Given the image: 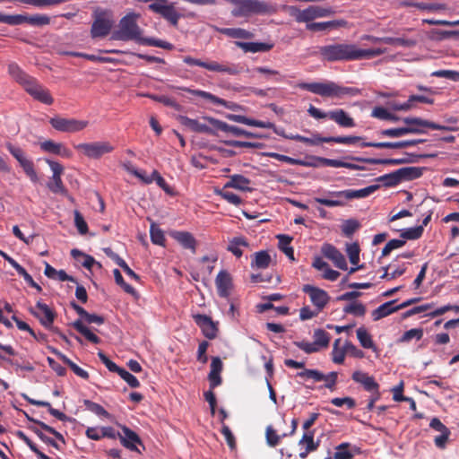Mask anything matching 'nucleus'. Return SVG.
<instances>
[{"mask_svg":"<svg viewBox=\"0 0 459 459\" xmlns=\"http://www.w3.org/2000/svg\"><path fill=\"white\" fill-rule=\"evenodd\" d=\"M385 52V48L362 49L355 44L349 43H334L322 46L318 48V53L322 59L327 62L370 59Z\"/></svg>","mask_w":459,"mask_h":459,"instance_id":"f257e3e1","label":"nucleus"},{"mask_svg":"<svg viewBox=\"0 0 459 459\" xmlns=\"http://www.w3.org/2000/svg\"><path fill=\"white\" fill-rule=\"evenodd\" d=\"M8 73L11 77L19 84H21L24 90L35 100L47 105H51L53 103L54 100L50 95L49 91L38 83L34 78L22 71L17 64H9Z\"/></svg>","mask_w":459,"mask_h":459,"instance_id":"f03ea898","label":"nucleus"},{"mask_svg":"<svg viewBox=\"0 0 459 459\" xmlns=\"http://www.w3.org/2000/svg\"><path fill=\"white\" fill-rule=\"evenodd\" d=\"M377 185L368 186L362 189H346L342 191H329L326 197H315L314 201L327 207L344 206L346 201L352 199L366 198L378 189Z\"/></svg>","mask_w":459,"mask_h":459,"instance_id":"7ed1b4c3","label":"nucleus"},{"mask_svg":"<svg viewBox=\"0 0 459 459\" xmlns=\"http://www.w3.org/2000/svg\"><path fill=\"white\" fill-rule=\"evenodd\" d=\"M299 87L314 94L328 98L342 99L345 96H357L360 93V91L357 88L344 87L331 81L324 82H304L300 83Z\"/></svg>","mask_w":459,"mask_h":459,"instance_id":"20e7f679","label":"nucleus"},{"mask_svg":"<svg viewBox=\"0 0 459 459\" xmlns=\"http://www.w3.org/2000/svg\"><path fill=\"white\" fill-rule=\"evenodd\" d=\"M140 17L141 14L135 12L126 13L120 19L118 28L113 31L111 39L122 41L134 40L142 44L144 38L142 36L143 30L138 25Z\"/></svg>","mask_w":459,"mask_h":459,"instance_id":"39448f33","label":"nucleus"},{"mask_svg":"<svg viewBox=\"0 0 459 459\" xmlns=\"http://www.w3.org/2000/svg\"><path fill=\"white\" fill-rule=\"evenodd\" d=\"M233 4L231 11L234 17H247L251 15H265L276 13V8L271 3L262 0H225Z\"/></svg>","mask_w":459,"mask_h":459,"instance_id":"423d86ee","label":"nucleus"},{"mask_svg":"<svg viewBox=\"0 0 459 459\" xmlns=\"http://www.w3.org/2000/svg\"><path fill=\"white\" fill-rule=\"evenodd\" d=\"M92 18L91 37L92 39L107 37L111 32L115 23L113 12L109 9L98 7L93 11Z\"/></svg>","mask_w":459,"mask_h":459,"instance_id":"0eeeda50","label":"nucleus"},{"mask_svg":"<svg viewBox=\"0 0 459 459\" xmlns=\"http://www.w3.org/2000/svg\"><path fill=\"white\" fill-rule=\"evenodd\" d=\"M281 9L293 17L296 22H306L307 24L315 19L333 14V11L331 8H324L317 5H309L304 10H300L295 5H283Z\"/></svg>","mask_w":459,"mask_h":459,"instance_id":"6e6552de","label":"nucleus"},{"mask_svg":"<svg viewBox=\"0 0 459 459\" xmlns=\"http://www.w3.org/2000/svg\"><path fill=\"white\" fill-rule=\"evenodd\" d=\"M183 61L188 65H197L211 72L222 73L229 75H238L242 72V66L239 64L229 62L220 64L215 61L204 62L189 56H185Z\"/></svg>","mask_w":459,"mask_h":459,"instance_id":"1a4fd4ad","label":"nucleus"},{"mask_svg":"<svg viewBox=\"0 0 459 459\" xmlns=\"http://www.w3.org/2000/svg\"><path fill=\"white\" fill-rule=\"evenodd\" d=\"M74 148L89 159L99 160L114 151V146L107 141L79 143Z\"/></svg>","mask_w":459,"mask_h":459,"instance_id":"9d476101","label":"nucleus"},{"mask_svg":"<svg viewBox=\"0 0 459 459\" xmlns=\"http://www.w3.org/2000/svg\"><path fill=\"white\" fill-rule=\"evenodd\" d=\"M6 148L13 156V158H15V160L18 161L24 173L30 178V179L32 182L37 183L39 181V177L34 169V163L31 160L27 158L23 150L18 146H14L10 143H6Z\"/></svg>","mask_w":459,"mask_h":459,"instance_id":"9b49d317","label":"nucleus"},{"mask_svg":"<svg viewBox=\"0 0 459 459\" xmlns=\"http://www.w3.org/2000/svg\"><path fill=\"white\" fill-rule=\"evenodd\" d=\"M436 157V154H413L405 153V157L401 159H373V158H359V157H350L352 160L361 161L371 165L377 164H389V165H400L405 163L417 162L421 158Z\"/></svg>","mask_w":459,"mask_h":459,"instance_id":"f8f14e48","label":"nucleus"},{"mask_svg":"<svg viewBox=\"0 0 459 459\" xmlns=\"http://www.w3.org/2000/svg\"><path fill=\"white\" fill-rule=\"evenodd\" d=\"M49 123L53 128L63 133H77L82 131L89 125V122L86 120L61 117H52Z\"/></svg>","mask_w":459,"mask_h":459,"instance_id":"ddd939ff","label":"nucleus"},{"mask_svg":"<svg viewBox=\"0 0 459 459\" xmlns=\"http://www.w3.org/2000/svg\"><path fill=\"white\" fill-rule=\"evenodd\" d=\"M28 419L34 422L35 424H37L40 429H39L38 427H30V429L39 437V439L41 441H43L44 443L55 447L56 449H59V446L57 445V443L48 437V436H46L41 429L43 430H46L47 432L54 435L58 440L62 441L63 443H65V438L63 437V435L56 431L55 429H53L52 427L47 425L46 423L42 422V421H39V420H34V419H31L30 417H28Z\"/></svg>","mask_w":459,"mask_h":459,"instance_id":"4468645a","label":"nucleus"},{"mask_svg":"<svg viewBox=\"0 0 459 459\" xmlns=\"http://www.w3.org/2000/svg\"><path fill=\"white\" fill-rule=\"evenodd\" d=\"M30 312L37 317L46 328L53 329L52 325L56 314L47 304L38 301L35 307L30 308Z\"/></svg>","mask_w":459,"mask_h":459,"instance_id":"2eb2a0df","label":"nucleus"},{"mask_svg":"<svg viewBox=\"0 0 459 459\" xmlns=\"http://www.w3.org/2000/svg\"><path fill=\"white\" fill-rule=\"evenodd\" d=\"M193 318L207 339L213 340L217 337L218 323L212 321L211 316L196 314L193 316Z\"/></svg>","mask_w":459,"mask_h":459,"instance_id":"dca6fc26","label":"nucleus"},{"mask_svg":"<svg viewBox=\"0 0 459 459\" xmlns=\"http://www.w3.org/2000/svg\"><path fill=\"white\" fill-rule=\"evenodd\" d=\"M425 139H413V140H406V141H400V142H381V143H375V142H364L360 144L361 147H374L377 149H403L407 148L410 146H414L419 143H425Z\"/></svg>","mask_w":459,"mask_h":459,"instance_id":"f3484780","label":"nucleus"},{"mask_svg":"<svg viewBox=\"0 0 459 459\" xmlns=\"http://www.w3.org/2000/svg\"><path fill=\"white\" fill-rule=\"evenodd\" d=\"M209 121V123L214 126L216 129L221 130L225 133L231 134L235 136H246V137H258L255 134L246 131L240 127L229 125L223 121L213 117H205Z\"/></svg>","mask_w":459,"mask_h":459,"instance_id":"a211bd4d","label":"nucleus"},{"mask_svg":"<svg viewBox=\"0 0 459 459\" xmlns=\"http://www.w3.org/2000/svg\"><path fill=\"white\" fill-rule=\"evenodd\" d=\"M303 291L309 295L311 302L318 308V310L324 308L330 299L325 290L312 285H304Z\"/></svg>","mask_w":459,"mask_h":459,"instance_id":"6ab92c4d","label":"nucleus"},{"mask_svg":"<svg viewBox=\"0 0 459 459\" xmlns=\"http://www.w3.org/2000/svg\"><path fill=\"white\" fill-rule=\"evenodd\" d=\"M121 429L123 435L117 434L121 444L131 451L140 452L136 446L137 445H143L139 436L126 426H122Z\"/></svg>","mask_w":459,"mask_h":459,"instance_id":"aec40b11","label":"nucleus"},{"mask_svg":"<svg viewBox=\"0 0 459 459\" xmlns=\"http://www.w3.org/2000/svg\"><path fill=\"white\" fill-rule=\"evenodd\" d=\"M429 427L436 431L440 432V435L435 437L434 443L437 447L444 449L451 435V431L440 421L438 418H433L430 420Z\"/></svg>","mask_w":459,"mask_h":459,"instance_id":"412c9836","label":"nucleus"},{"mask_svg":"<svg viewBox=\"0 0 459 459\" xmlns=\"http://www.w3.org/2000/svg\"><path fill=\"white\" fill-rule=\"evenodd\" d=\"M323 255L333 261L334 265L342 270H348V264L344 255L333 246L325 244L322 247Z\"/></svg>","mask_w":459,"mask_h":459,"instance_id":"4be33fe9","label":"nucleus"},{"mask_svg":"<svg viewBox=\"0 0 459 459\" xmlns=\"http://www.w3.org/2000/svg\"><path fill=\"white\" fill-rule=\"evenodd\" d=\"M215 285L218 294L222 298H227L232 287V278L230 274L225 270L219 272L215 279Z\"/></svg>","mask_w":459,"mask_h":459,"instance_id":"5701e85b","label":"nucleus"},{"mask_svg":"<svg viewBox=\"0 0 459 459\" xmlns=\"http://www.w3.org/2000/svg\"><path fill=\"white\" fill-rule=\"evenodd\" d=\"M171 238L178 241L184 248L190 249L192 253H195L197 242L188 231H171Z\"/></svg>","mask_w":459,"mask_h":459,"instance_id":"b1692460","label":"nucleus"},{"mask_svg":"<svg viewBox=\"0 0 459 459\" xmlns=\"http://www.w3.org/2000/svg\"><path fill=\"white\" fill-rule=\"evenodd\" d=\"M351 378L356 383L360 384L368 392L379 390V385L368 373L357 370L353 372Z\"/></svg>","mask_w":459,"mask_h":459,"instance_id":"393cba45","label":"nucleus"},{"mask_svg":"<svg viewBox=\"0 0 459 459\" xmlns=\"http://www.w3.org/2000/svg\"><path fill=\"white\" fill-rule=\"evenodd\" d=\"M42 151L59 155L63 158H71L72 152L66 148L63 143H55L54 141L48 140L40 143Z\"/></svg>","mask_w":459,"mask_h":459,"instance_id":"a878e982","label":"nucleus"},{"mask_svg":"<svg viewBox=\"0 0 459 459\" xmlns=\"http://www.w3.org/2000/svg\"><path fill=\"white\" fill-rule=\"evenodd\" d=\"M315 160L316 163H310V166H318V165H324L333 168H347L350 169L359 170L362 169V167L350 162H345L339 160L334 159H328V158H323V157H316Z\"/></svg>","mask_w":459,"mask_h":459,"instance_id":"bb28decb","label":"nucleus"},{"mask_svg":"<svg viewBox=\"0 0 459 459\" xmlns=\"http://www.w3.org/2000/svg\"><path fill=\"white\" fill-rule=\"evenodd\" d=\"M424 132L425 131L423 129L419 127L403 126L382 130L379 132V134L381 136L398 138L410 134H423Z\"/></svg>","mask_w":459,"mask_h":459,"instance_id":"cd10ccee","label":"nucleus"},{"mask_svg":"<svg viewBox=\"0 0 459 459\" xmlns=\"http://www.w3.org/2000/svg\"><path fill=\"white\" fill-rule=\"evenodd\" d=\"M330 119L334 121L341 127L351 128L355 126L354 119L343 109L329 111Z\"/></svg>","mask_w":459,"mask_h":459,"instance_id":"c85d7f7f","label":"nucleus"},{"mask_svg":"<svg viewBox=\"0 0 459 459\" xmlns=\"http://www.w3.org/2000/svg\"><path fill=\"white\" fill-rule=\"evenodd\" d=\"M403 123L406 124V126H413L419 127L422 129L423 127H428L433 130H448L447 126H441L420 117H405L403 119Z\"/></svg>","mask_w":459,"mask_h":459,"instance_id":"c756f323","label":"nucleus"},{"mask_svg":"<svg viewBox=\"0 0 459 459\" xmlns=\"http://www.w3.org/2000/svg\"><path fill=\"white\" fill-rule=\"evenodd\" d=\"M236 46L241 48L244 52L247 53H257V52H267L273 48V43L264 42H242L236 41Z\"/></svg>","mask_w":459,"mask_h":459,"instance_id":"7c9ffc66","label":"nucleus"},{"mask_svg":"<svg viewBox=\"0 0 459 459\" xmlns=\"http://www.w3.org/2000/svg\"><path fill=\"white\" fill-rule=\"evenodd\" d=\"M251 181L247 178L235 174L230 177L229 181L225 184L224 188H235L241 191H251L252 188L249 186Z\"/></svg>","mask_w":459,"mask_h":459,"instance_id":"2f4dec72","label":"nucleus"},{"mask_svg":"<svg viewBox=\"0 0 459 459\" xmlns=\"http://www.w3.org/2000/svg\"><path fill=\"white\" fill-rule=\"evenodd\" d=\"M396 303V299L387 301L381 306H379L377 308L374 309L372 311V318L374 321H378L396 311L399 310L398 306H394Z\"/></svg>","mask_w":459,"mask_h":459,"instance_id":"473e14b6","label":"nucleus"},{"mask_svg":"<svg viewBox=\"0 0 459 459\" xmlns=\"http://www.w3.org/2000/svg\"><path fill=\"white\" fill-rule=\"evenodd\" d=\"M333 459H352L354 454H359V449L348 442L342 443L335 447Z\"/></svg>","mask_w":459,"mask_h":459,"instance_id":"72a5a7b5","label":"nucleus"},{"mask_svg":"<svg viewBox=\"0 0 459 459\" xmlns=\"http://www.w3.org/2000/svg\"><path fill=\"white\" fill-rule=\"evenodd\" d=\"M19 16V24L29 23L35 27H42L50 23V17L46 14H35V15H21Z\"/></svg>","mask_w":459,"mask_h":459,"instance_id":"f704fd0d","label":"nucleus"},{"mask_svg":"<svg viewBox=\"0 0 459 459\" xmlns=\"http://www.w3.org/2000/svg\"><path fill=\"white\" fill-rule=\"evenodd\" d=\"M180 122L183 126L193 132L213 134V131L208 126L200 123L198 120L192 119L187 117H181Z\"/></svg>","mask_w":459,"mask_h":459,"instance_id":"c9c22d12","label":"nucleus"},{"mask_svg":"<svg viewBox=\"0 0 459 459\" xmlns=\"http://www.w3.org/2000/svg\"><path fill=\"white\" fill-rule=\"evenodd\" d=\"M357 338L360 345L365 349L372 350L377 355L378 354V348L375 345L371 335L368 333L367 329L363 326L359 327L356 331Z\"/></svg>","mask_w":459,"mask_h":459,"instance_id":"e433bc0d","label":"nucleus"},{"mask_svg":"<svg viewBox=\"0 0 459 459\" xmlns=\"http://www.w3.org/2000/svg\"><path fill=\"white\" fill-rule=\"evenodd\" d=\"M398 170V176L400 177L401 182L403 181H410L416 178H419L422 176V172L424 168L420 167H404L401 168Z\"/></svg>","mask_w":459,"mask_h":459,"instance_id":"4c0bfd02","label":"nucleus"},{"mask_svg":"<svg viewBox=\"0 0 459 459\" xmlns=\"http://www.w3.org/2000/svg\"><path fill=\"white\" fill-rule=\"evenodd\" d=\"M219 31L233 39H250L254 38L252 32L242 28H221Z\"/></svg>","mask_w":459,"mask_h":459,"instance_id":"58836bf2","label":"nucleus"},{"mask_svg":"<svg viewBox=\"0 0 459 459\" xmlns=\"http://www.w3.org/2000/svg\"><path fill=\"white\" fill-rule=\"evenodd\" d=\"M270 263V255L267 251L262 250L254 254V258L251 262V267L256 269H265L269 267Z\"/></svg>","mask_w":459,"mask_h":459,"instance_id":"ea45409f","label":"nucleus"},{"mask_svg":"<svg viewBox=\"0 0 459 459\" xmlns=\"http://www.w3.org/2000/svg\"><path fill=\"white\" fill-rule=\"evenodd\" d=\"M248 243L244 237H235L229 242L228 250L231 252L237 257H240L243 255L241 247H247Z\"/></svg>","mask_w":459,"mask_h":459,"instance_id":"a19ab883","label":"nucleus"},{"mask_svg":"<svg viewBox=\"0 0 459 459\" xmlns=\"http://www.w3.org/2000/svg\"><path fill=\"white\" fill-rule=\"evenodd\" d=\"M343 21H330L321 22H309L306 25L307 30L311 31H322L343 25Z\"/></svg>","mask_w":459,"mask_h":459,"instance_id":"79ce46f5","label":"nucleus"},{"mask_svg":"<svg viewBox=\"0 0 459 459\" xmlns=\"http://www.w3.org/2000/svg\"><path fill=\"white\" fill-rule=\"evenodd\" d=\"M73 326L82 334L88 341L92 343L98 344L100 339L93 333L82 322V320H76L73 323Z\"/></svg>","mask_w":459,"mask_h":459,"instance_id":"37998d69","label":"nucleus"},{"mask_svg":"<svg viewBox=\"0 0 459 459\" xmlns=\"http://www.w3.org/2000/svg\"><path fill=\"white\" fill-rule=\"evenodd\" d=\"M290 140H295L298 142H301L310 145H317L322 143H331L330 136L329 137H322L319 134H316L313 137H306L300 134H295V136H289Z\"/></svg>","mask_w":459,"mask_h":459,"instance_id":"c03bdc74","label":"nucleus"},{"mask_svg":"<svg viewBox=\"0 0 459 459\" xmlns=\"http://www.w3.org/2000/svg\"><path fill=\"white\" fill-rule=\"evenodd\" d=\"M319 440L315 441L314 431H305L301 439L299 441V446L307 447V451H316L319 446Z\"/></svg>","mask_w":459,"mask_h":459,"instance_id":"a18cd8bd","label":"nucleus"},{"mask_svg":"<svg viewBox=\"0 0 459 459\" xmlns=\"http://www.w3.org/2000/svg\"><path fill=\"white\" fill-rule=\"evenodd\" d=\"M279 248L290 259L294 260V250L290 247L291 238L286 235H279Z\"/></svg>","mask_w":459,"mask_h":459,"instance_id":"49530a36","label":"nucleus"},{"mask_svg":"<svg viewBox=\"0 0 459 459\" xmlns=\"http://www.w3.org/2000/svg\"><path fill=\"white\" fill-rule=\"evenodd\" d=\"M343 312L356 316H363L366 313V307L361 302L353 301L343 307Z\"/></svg>","mask_w":459,"mask_h":459,"instance_id":"de8ad7c7","label":"nucleus"},{"mask_svg":"<svg viewBox=\"0 0 459 459\" xmlns=\"http://www.w3.org/2000/svg\"><path fill=\"white\" fill-rule=\"evenodd\" d=\"M150 234L152 242L155 245L164 246L165 236L162 230H160L155 223L151 224Z\"/></svg>","mask_w":459,"mask_h":459,"instance_id":"09e8293b","label":"nucleus"},{"mask_svg":"<svg viewBox=\"0 0 459 459\" xmlns=\"http://www.w3.org/2000/svg\"><path fill=\"white\" fill-rule=\"evenodd\" d=\"M330 335L323 329H316L314 332V342L318 348H326L329 345Z\"/></svg>","mask_w":459,"mask_h":459,"instance_id":"8fccbe9b","label":"nucleus"},{"mask_svg":"<svg viewBox=\"0 0 459 459\" xmlns=\"http://www.w3.org/2000/svg\"><path fill=\"white\" fill-rule=\"evenodd\" d=\"M186 91L195 95V96H197V97H201L204 100H210L211 102L214 103V104H224V100L218 98L217 96L215 95H212V93L210 92H207V91H201V90H191L189 88H186Z\"/></svg>","mask_w":459,"mask_h":459,"instance_id":"3c124183","label":"nucleus"},{"mask_svg":"<svg viewBox=\"0 0 459 459\" xmlns=\"http://www.w3.org/2000/svg\"><path fill=\"white\" fill-rule=\"evenodd\" d=\"M423 233V227L422 226H417L412 228L404 229L401 232V237L403 239H418L422 236Z\"/></svg>","mask_w":459,"mask_h":459,"instance_id":"603ef678","label":"nucleus"},{"mask_svg":"<svg viewBox=\"0 0 459 459\" xmlns=\"http://www.w3.org/2000/svg\"><path fill=\"white\" fill-rule=\"evenodd\" d=\"M297 377L303 379H312L315 382H320L325 378V374L316 369H304L299 372Z\"/></svg>","mask_w":459,"mask_h":459,"instance_id":"864d4df0","label":"nucleus"},{"mask_svg":"<svg viewBox=\"0 0 459 459\" xmlns=\"http://www.w3.org/2000/svg\"><path fill=\"white\" fill-rule=\"evenodd\" d=\"M398 175V170L396 169L392 173L379 177L377 180L382 182L385 186H394L401 183V179Z\"/></svg>","mask_w":459,"mask_h":459,"instance_id":"5fc2aeb1","label":"nucleus"},{"mask_svg":"<svg viewBox=\"0 0 459 459\" xmlns=\"http://www.w3.org/2000/svg\"><path fill=\"white\" fill-rule=\"evenodd\" d=\"M113 274L115 277L116 283L122 287L126 293L132 294L133 296L137 295V292L135 291L134 288L124 281V278L118 269H115L113 271Z\"/></svg>","mask_w":459,"mask_h":459,"instance_id":"6e6d98bb","label":"nucleus"},{"mask_svg":"<svg viewBox=\"0 0 459 459\" xmlns=\"http://www.w3.org/2000/svg\"><path fill=\"white\" fill-rule=\"evenodd\" d=\"M385 44L411 48L417 44V40L412 39L385 37Z\"/></svg>","mask_w":459,"mask_h":459,"instance_id":"4d7b16f0","label":"nucleus"},{"mask_svg":"<svg viewBox=\"0 0 459 459\" xmlns=\"http://www.w3.org/2000/svg\"><path fill=\"white\" fill-rule=\"evenodd\" d=\"M423 336L421 328H412L406 331L399 339V342H409L412 339L420 340Z\"/></svg>","mask_w":459,"mask_h":459,"instance_id":"13d9d810","label":"nucleus"},{"mask_svg":"<svg viewBox=\"0 0 459 459\" xmlns=\"http://www.w3.org/2000/svg\"><path fill=\"white\" fill-rule=\"evenodd\" d=\"M142 44H144L147 46H152V47L160 48L163 49H169V50L173 48V45L171 43H169L168 41L161 40V39H157L154 38H144L143 39Z\"/></svg>","mask_w":459,"mask_h":459,"instance_id":"bf43d9fd","label":"nucleus"},{"mask_svg":"<svg viewBox=\"0 0 459 459\" xmlns=\"http://www.w3.org/2000/svg\"><path fill=\"white\" fill-rule=\"evenodd\" d=\"M346 252L349 256L350 262L352 264H357L359 261V247L357 243L347 245Z\"/></svg>","mask_w":459,"mask_h":459,"instance_id":"052dcab7","label":"nucleus"},{"mask_svg":"<svg viewBox=\"0 0 459 459\" xmlns=\"http://www.w3.org/2000/svg\"><path fill=\"white\" fill-rule=\"evenodd\" d=\"M84 404H85L86 408L89 411H92L93 413H95L99 416L106 417V418L109 417V413L100 404L96 403L91 401H89V400H85Z\"/></svg>","mask_w":459,"mask_h":459,"instance_id":"680f3d73","label":"nucleus"},{"mask_svg":"<svg viewBox=\"0 0 459 459\" xmlns=\"http://www.w3.org/2000/svg\"><path fill=\"white\" fill-rule=\"evenodd\" d=\"M434 77L446 78L453 82L459 81V72L452 70H437L431 74Z\"/></svg>","mask_w":459,"mask_h":459,"instance_id":"e2e57ef3","label":"nucleus"},{"mask_svg":"<svg viewBox=\"0 0 459 459\" xmlns=\"http://www.w3.org/2000/svg\"><path fill=\"white\" fill-rule=\"evenodd\" d=\"M48 186L50 191L56 194H65L66 192L61 177H52L51 181L48 184Z\"/></svg>","mask_w":459,"mask_h":459,"instance_id":"0e129e2a","label":"nucleus"},{"mask_svg":"<svg viewBox=\"0 0 459 459\" xmlns=\"http://www.w3.org/2000/svg\"><path fill=\"white\" fill-rule=\"evenodd\" d=\"M405 244L404 239H391L389 240L382 250V255H388L393 250L403 247Z\"/></svg>","mask_w":459,"mask_h":459,"instance_id":"69168bd1","label":"nucleus"},{"mask_svg":"<svg viewBox=\"0 0 459 459\" xmlns=\"http://www.w3.org/2000/svg\"><path fill=\"white\" fill-rule=\"evenodd\" d=\"M265 437L267 444L272 447L276 446L280 443L281 437L276 433L272 426H268L266 428Z\"/></svg>","mask_w":459,"mask_h":459,"instance_id":"338daca9","label":"nucleus"},{"mask_svg":"<svg viewBox=\"0 0 459 459\" xmlns=\"http://www.w3.org/2000/svg\"><path fill=\"white\" fill-rule=\"evenodd\" d=\"M118 375L128 384L129 386L133 388L139 387L140 383L138 379L126 369L121 368L118 372Z\"/></svg>","mask_w":459,"mask_h":459,"instance_id":"774afa93","label":"nucleus"}]
</instances>
